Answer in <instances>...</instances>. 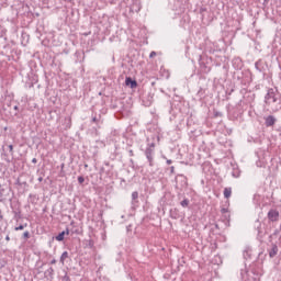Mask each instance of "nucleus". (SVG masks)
<instances>
[{
    "label": "nucleus",
    "mask_w": 281,
    "mask_h": 281,
    "mask_svg": "<svg viewBox=\"0 0 281 281\" xmlns=\"http://www.w3.org/2000/svg\"><path fill=\"white\" fill-rule=\"evenodd\" d=\"M265 101H266L267 105H271L272 103H277V101H278L277 92L272 88L268 89V92L265 97Z\"/></svg>",
    "instance_id": "obj_1"
},
{
    "label": "nucleus",
    "mask_w": 281,
    "mask_h": 281,
    "mask_svg": "<svg viewBox=\"0 0 281 281\" xmlns=\"http://www.w3.org/2000/svg\"><path fill=\"white\" fill-rule=\"evenodd\" d=\"M145 156L149 162V166L154 167L155 149L153 147H147L145 150Z\"/></svg>",
    "instance_id": "obj_2"
},
{
    "label": "nucleus",
    "mask_w": 281,
    "mask_h": 281,
    "mask_svg": "<svg viewBox=\"0 0 281 281\" xmlns=\"http://www.w3.org/2000/svg\"><path fill=\"white\" fill-rule=\"evenodd\" d=\"M176 182H180V188H188V178L183 175H178L176 177Z\"/></svg>",
    "instance_id": "obj_3"
},
{
    "label": "nucleus",
    "mask_w": 281,
    "mask_h": 281,
    "mask_svg": "<svg viewBox=\"0 0 281 281\" xmlns=\"http://www.w3.org/2000/svg\"><path fill=\"white\" fill-rule=\"evenodd\" d=\"M268 220L270 222H278L279 220V212L274 209H271L269 212H268Z\"/></svg>",
    "instance_id": "obj_4"
},
{
    "label": "nucleus",
    "mask_w": 281,
    "mask_h": 281,
    "mask_svg": "<svg viewBox=\"0 0 281 281\" xmlns=\"http://www.w3.org/2000/svg\"><path fill=\"white\" fill-rule=\"evenodd\" d=\"M125 85H126V87H131V89H135L138 86L137 81L133 80L132 77H126Z\"/></svg>",
    "instance_id": "obj_5"
},
{
    "label": "nucleus",
    "mask_w": 281,
    "mask_h": 281,
    "mask_svg": "<svg viewBox=\"0 0 281 281\" xmlns=\"http://www.w3.org/2000/svg\"><path fill=\"white\" fill-rule=\"evenodd\" d=\"M276 121L277 119L273 115H269L266 117L265 124L267 127H272L276 124Z\"/></svg>",
    "instance_id": "obj_6"
},
{
    "label": "nucleus",
    "mask_w": 281,
    "mask_h": 281,
    "mask_svg": "<svg viewBox=\"0 0 281 281\" xmlns=\"http://www.w3.org/2000/svg\"><path fill=\"white\" fill-rule=\"evenodd\" d=\"M65 234H66V235H69V234H70L69 228H67L66 231H63L61 233H59V234L56 236V240H57V241H64V240H65Z\"/></svg>",
    "instance_id": "obj_7"
},
{
    "label": "nucleus",
    "mask_w": 281,
    "mask_h": 281,
    "mask_svg": "<svg viewBox=\"0 0 281 281\" xmlns=\"http://www.w3.org/2000/svg\"><path fill=\"white\" fill-rule=\"evenodd\" d=\"M67 259H69V252H68V251H64V252L61 254V256H60V263H61L63 266H65V261H66Z\"/></svg>",
    "instance_id": "obj_8"
},
{
    "label": "nucleus",
    "mask_w": 281,
    "mask_h": 281,
    "mask_svg": "<svg viewBox=\"0 0 281 281\" xmlns=\"http://www.w3.org/2000/svg\"><path fill=\"white\" fill-rule=\"evenodd\" d=\"M224 198L225 199L232 198V188H225L224 189Z\"/></svg>",
    "instance_id": "obj_9"
},
{
    "label": "nucleus",
    "mask_w": 281,
    "mask_h": 281,
    "mask_svg": "<svg viewBox=\"0 0 281 281\" xmlns=\"http://www.w3.org/2000/svg\"><path fill=\"white\" fill-rule=\"evenodd\" d=\"M138 198H139L138 191H134V192L132 193L133 204H135V202L138 200Z\"/></svg>",
    "instance_id": "obj_10"
},
{
    "label": "nucleus",
    "mask_w": 281,
    "mask_h": 281,
    "mask_svg": "<svg viewBox=\"0 0 281 281\" xmlns=\"http://www.w3.org/2000/svg\"><path fill=\"white\" fill-rule=\"evenodd\" d=\"M26 227H27V223L21 224V225L14 227V231H15V232L24 231Z\"/></svg>",
    "instance_id": "obj_11"
},
{
    "label": "nucleus",
    "mask_w": 281,
    "mask_h": 281,
    "mask_svg": "<svg viewBox=\"0 0 281 281\" xmlns=\"http://www.w3.org/2000/svg\"><path fill=\"white\" fill-rule=\"evenodd\" d=\"M278 254V247L273 246L271 251L269 252L270 258H273Z\"/></svg>",
    "instance_id": "obj_12"
},
{
    "label": "nucleus",
    "mask_w": 281,
    "mask_h": 281,
    "mask_svg": "<svg viewBox=\"0 0 281 281\" xmlns=\"http://www.w3.org/2000/svg\"><path fill=\"white\" fill-rule=\"evenodd\" d=\"M180 204H181L182 207H188V205H190V200L184 199V200L181 201Z\"/></svg>",
    "instance_id": "obj_13"
},
{
    "label": "nucleus",
    "mask_w": 281,
    "mask_h": 281,
    "mask_svg": "<svg viewBox=\"0 0 281 281\" xmlns=\"http://www.w3.org/2000/svg\"><path fill=\"white\" fill-rule=\"evenodd\" d=\"M255 228L258 231V234L261 233V231H260L261 224H260L259 220H257V221L255 222Z\"/></svg>",
    "instance_id": "obj_14"
},
{
    "label": "nucleus",
    "mask_w": 281,
    "mask_h": 281,
    "mask_svg": "<svg viewBox=\"0 0 281 281\" xmlns=\"http://www.w3.org/2000/svg\"><path fill=\"white\" fill-rule=\"evenodd\" d=\"M85 181H86V179H85L83 176H79V177H78V183H79V184H83Z\"/></svg>",
    "instance_id": "obj_15"
},
{
    "label": "nucleus",
    "mask_w": 281,
    "mask_h": 281,
    "mask_svg": "<svg viewBox=\"0 0 281 281\" xmlns=\"http://www.w3.org/2000/svg\"><path fill=\"white\" fill-rule=\"evenodd\" d=\"M30 237H31L30 232H29V231H25V232L23 233V238H24V239H30Z\"/></svg>",
    "instance_id": "obj_16"
},
{
    "label": "nucleus",
    "mask_w": 281,
    "mask_h": 281,
    "mask_svg": "<svg viewBox=\"0 0 281 281\" xmlns=\"http://www.w3.org/2000/svg\"><path fill=\"white\" fill-rule=\"evenodd\" d=\"M157 56V52L153 50L149 55V58H155Z\"/></svg>",
    "instance_id": "obj_17"
},
{
    "label": "nucleus",
    "mask_w": 281,
    "mask_h": 281,
    "mask_svg": "<svg viewBox=\"0 0 281 281\" xmlns=\"http://www.w3.org/2000/svg\"><path fill=\"white\" fill-rule=\"evenodd\" d=\"M8 148H9V151H10V153H13V151H14L13 145H9Z\"/></svg>",
    "instance_id": "obj_18"
},
{
    "label": "nucleus",
    "mask_w": 281,
    "mask_h": 281,
    "mask_svg": "<svg viewBox=\"0 0 281 281\" xmlns=\"http://www.w3.org/2000/svg\"><path fill=\"white\" fill-rule=\"evenodd\" d=\"M47 272H48L49 274H53V273H54V268L50 267V268L47 270Z\"/></svg>",
    "instance_id": "obj_19"
},
{
    "label": "nucleus",
    "mask_w": 281,
    "mask_h": 281,
    "mask_svg": "<svg viewBox=\"0 0 281 281\" xmlns=\"http://www.w3.org/2000/svg\"><path fill=\"white\" fill-rule=\"evenodd\" d=\"M258 65H259V63L257 61L256 65H255V67H256V69H257L258 71H261V69L259 68Z\"/></svg>",
    "instance_id": "obj_20"
},
{
    "label": "nucleus",
    "mask_w": 281,
    "mask_h": 281,
    "mask_svg": "<svg viewBox=\"0 0 281 281\" xmlns=\"http://www.w3.org/2000/svg\"><path fill=\"white\" fill-rule=\"evenodd\" d=\"M221 212H222V214H226V213H227V209L223 207V209L221 210Z\"/></svg>",
    "instance_id": "obj_21"
},
{
    "label": "nucleus",
    "mask_w": 281,
    "mask_h": 281,
    "mask_svg": "<svg viewBox=\"0 0 281 281\" xmlns=\"http://www.w3.org/2000/svg\"><path fill=\"white\" fill-rule=\"evenodd\" d=\"M32 164H34V165L37 164V158H33Z\"/></svg>",
    "instance_id": "obj_22"
},
{
    "label": "nucleus",
    "mask_w": 281,
    "mask_h": 281,
    "mask_svg": "<svg viewBox=\"0 0 281 281\" xmlns=\"http://www.w3.org/2000/svg\"><path fill=\"white\" fill-rule=\"evenodd\" d=\"M167 165H168V166L172 165V160H171V159H168V160H167Z\"/></svg>",
    "instance_id": "obj_23"
},
{
    "label": "nucleus",
    "mask_w": 281,
    "mask_h": 281,
    "mask_svg": "<svg viewBox=\"0 0 281 281\" xmlns=\"http://www.w3.org/2000/svg\"><path fill=\"white\" fill-rule=\"evenodd\" d=\"M57 263V260L56 259H53L52 261H50V265H56Z\"/></svg>",
    "instance_id": "obj_24"
},
{
    "label": "nucleus",
    "mask_w": 281,
    "mask_h": 281,
    "mask_svg": "<svg viewBox=\"0 0 281 281\" xmlns=\"http://www.w3.org/2000/svg\"><path fill=\"white\" fill-rule=\"evenodd\" d=\"M171 173H175V166L170 167Z\"/></svg>",
    "instance_id": "obj_25"
},
{
    "label": "nucleus",
    "mask_w": 281,
    "mask_h": 281,
    "mask_svg": "<svg viewBox=\"0 0 281 281\" xmlns=\"http://www.w3.org/2000/svg\"><path fill=\"white\" fill-rule=\"evenodd\" d=\"M92 122H94V123H95V122H97V117H93V119H92Z\"/></svg>",
    "instance_id": "obj_26"
},
{
    "label": "nucleus",
    "mask_w": 281,
    "mask_h": 281,
    "mask_svg": "<svg viewBox=\"0 0 281 281\" xmlns=\"http://www.w3.org/2000/svg\"><path fill=\"white\" fill-rule=\"evenodd\" d=\"M5 240H10V236H5Z\"/></svg>",
    "instance_id": "obj_27"
},
{
    "label": "nucleus",
    "mask_w": 281,
    "mask_h": 281,
    "mask_svg": "<svg viewBox=\"0 0 281 281\" xmlns=\"http://www.w3.org/2000/svg\"><path fill=\"white\" fill-rule=\"evenodd\" d=\"M278 111V109H274V112H277Z\"/></svg>",
    "instance_id": "obj_28"
}]
</instances>
